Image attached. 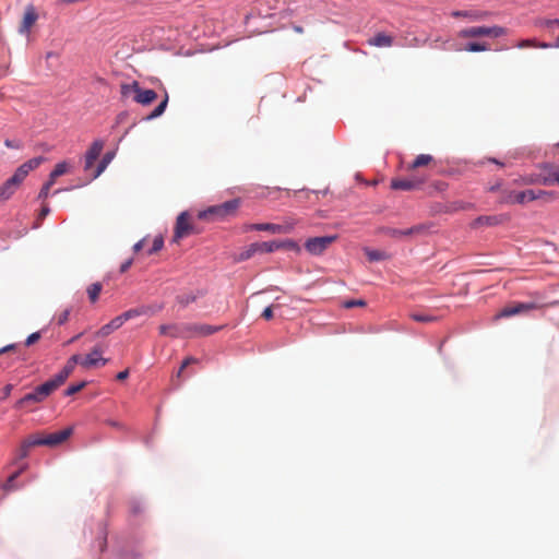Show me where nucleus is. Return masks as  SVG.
<instances>
[{"mask_svg":"<svg viewBox=\"0 0 559 559\" xmlns=\"http://www.w3.org/2000/svg\"><path fill=\"white\" fill-rule=\"evenodd\" d=\"M366 301L364 299H356V300H347L344 302V307L349 309L353 307H365Z\"/></svg>","mask_w":559,"mask_h":559,"instance_id":"obj_47","label":"nucleus"},{"mask_svg":"<svg viewBox=\"0 0 559 559\" xmlns=\"http://www.w3.org/2000/svg\"><path fill=\"white\" fill-rule=\"evenodd\" d=\"M74 367L71 362L67 361L66 366L61 370L68 378L73 372Z\"/></svg>","mask_w":559,"mask_h":559,"instance_id":"obj_54","label":"nucleus"},{"mask_svg":"<svg viewBox=\"0 0 559 559\" xmlns=\"http://www.w3.org/2000/svg\"><path fill=\"white\" fill-rule=\"evenodd\" d=\"M336 240V236H323L309 238L306 243V250L313 255L323 253L330 245Z\"/></svg>","mask_w":559,"mask_h":559,"instance_id":"obj_8","label":"nucleus"},{"mask_svg":"<svg viewBox=\"0 0 559 559\" xmlns=\"http://www.w3.org/2000/svg\"><path fill=\"white\" fill-rule=\"evenodd\" d=\"M4 145L9 148H19L20 145L12 140H5Z\"/></svg>","mask_w":559,"mask_h":559,"instance_id":"obj_62","label":"nucleus"},{"mask_svg":"<svg viewBox=\"0 0 559 559\" xmlns=\"http://www.w3.org/2000/svg\"><path fill=\"white\" fill-rule=\"evenodd\" d=\"M222 326L200 323H183L185 338L201 337L219 331Z\"/></svg>","mask_w":559,"mask_h":559,"instance_id":"obj_6","label":"nucleus"},{"mask_svg":"<svg viewBox=\"0 0 559 559\" xmlns=\"http://www.w3.org/2000/svg\"><path fill=\"white\" fill-rule=\"evenodd\" d=\"M280 243L282 245V248H287L296 251L300 250L299 246L293 240H286Z\"/></svg>","mask_w":559,"mask_h":559,"instance_id":"obj_50","label":"nucleus"},{"mask_svg":"<svg viewBox=\"0 0 559 559\" xmlns=\"http://www.w3.org/2000/svg\"><path fill=\"white\" fill-rule=\"evenodd\" d=\"M157 94L153 90H143L140 84H138V88L135 90V95L133 96L134 102L141 104L143 106H147L156 100Z\"/></svg>","mask_w":559,"mask_h":559,"instance_id":"obj_20","label":"nucleus"},{"mask_svg":"<svg viewBox=\"0 0 559 559\" xmlns=\"http://www.w3.org/2000/svg\"><path fill=\"white\" fill-rule=\"evenodd\" d=\"M168 104V94L165 93L164 99L160 104L147 116V119H155L164 114Z\"/></svg>","mask_w":559,"mask_h":559,"instance_id":"obj_35","label":"nucleus"},{"mask_svg":"<svg viewBox=\"0 0 559 559\" xmlns=\"http://www.w3.org/2000/svg\"><path fill=\"white\" fill-rule=\"evenodd\" d=\"M543 306L536 302H512L503 307L497 314L496 319L499 318H509L512 316L521 314L528 312L531 310L539 309Z\"/></svg>","mask_w":559,"mask_h":559,"instance_id":"obj_5","label":"nucleus"},{"mask_svg":"<svg viewBox=\"0 0 559 559\" xmlns=\"http://www.w3.org/2000/svg\"><path fill=\"white\" fill-rule=\"evenodd\" d=\"M535 200L544 199L545 201H551L555 199V193L545 190H534Z\"/></svg>","mask_w":559,"mask_h":559,"instance_id":"obj_42","label":"nucleus"},{"mask_svg":"<svg viewBox=\"0 0 559 559\" xmlns=\"http://www.w3.org/2000/svg\"><path fill=\"white\" fill-rule=\"evenodd\" d=\"M132 263H133V259H132V258H131V259H129V260H127V261H124V262L120 265V273H124V272H127V271L130 269V266L132 265Z\"/></svg>","mask_w":559,"mask_h":559,"instance_id":"obj_57","label":"nucleus"},{"mask_svg":"<svg viewBox=\"0 0 559 559\" xmlns=\"http://www.w3.org/2000/svg\"><path fill=\"white\" fill-rule=\"evenodd\" d=\"M503 222L502 215H488V216H479L473 222V227L478 226H495L501 224Z\"/></svg>","mask_w":559,"mask_h":559,"instance_id":"obj_25","label":"nucleus"},{"mask_svg":"<svg viewBox=\"0 0 559 559\" xmlns=\"http://www.w3.org/2000/svg\"><path fill=\"white\" fill-rule=\"evenodd\" d=\"M486 13L476 12V11H453L452 16L454 17H468L473 21H478L484 19Z\"/></svg>","mask_w":559,"mask_h":559,"instance_id":"obj_31","label":"nucleus"},{"mask_svg":"<svg viewBox=\"0 0 559 559\" xmlns=\"http://www.w3.org/2000/svg\"><path fill=\"white\" fill-rule=\"evenodd\" d=\"M262 318L265 320H271L273 318V307H266L264 311L262 312Z\"/></svg>","mask_w":559,"mask_h":559,"instance_id":"obj_55","label":"nucleus"},{"mask_svg":"<svg viewBox=\"0 0 559 559\" xmlns=\"http://www.w3.org/2000/svg\"><path fill=\"white\" fill-rule=\"evenodd\" d=\"M504 188H502V183L501 182H497L496 185H492L491 187H489V191L490 192H499V197L501 195V190H503Z\"/></svg>","mask_w":559,"mask_h":559,"instance_id":"obj_58","label":"nucleus"},{"mask_svg":"<svg viewBox=\"0 0 559 559\" xmlns=\"http://www.w3.org/2000/svg\"><path fill=\"white\" fill-rule=\"evenodd\" d=\"M50 188H51V187H49V185H46V183H45V185L43 186V188H41V190H40L39 194H38V198H39V199H43V200L47 199V198H48V194H49V190H50Z\"/></svg>","mask_w":559,"mask_h":559,"instance_id":"obj_53","label":"nucleus"},{"mask_svg":"<svg viewBox=\"0 0 559 559\" xmlns=\"http://www.w3.org/2000/svg\"><path fill=\"white\" fill-rule=\"evenodd\" d=\"M540 185L544 186H552L555 183L559 185V167H555L551 165H545L543 167V173L540 174Z\"/></svg>","mask_w":559,"mask_h":559,"instance_id":"obj_19","label":"nucleus"},{"mask_svg":"<svg viewBox=\"0 0 559 559\" xmlns=\"http://www.w3.org/2000/svg\"><path fill=\"white\" fill-rule=\"evenodd\" d=\"M84 358H82L80 355H73L69 358V362H71L73 366H75L76 364H80L81 365V360H83Z\"/></svg>","mask_w":559,"mask_h":559,"instance_id":"obj_59","label":"nucleus"},{"mask_svg":"<svg viewBox=\"0 0 559 559\" xmlns=\"http://www.w3.org/2000/svg\"><path fill=\"white\" fill-rule=\"evenodd\" d=\"M37 20L38 14L35 7L33 4L26 5L19 32L21 34H27Z\"/></svg>","mask_w":559,"mask_h":559,"instance_id":"obj_18","label":"nucleus"},{"mask_svg":"<svg viewBox=\"0 0 559 559\" xmlns=\"http://www.w3.org/2000/svg\"><path fill=\"white\" fill-rule=\"evenodd\" d=\"M294 223L273 224V223H259L246 226V230L270 231L272 234H287L294 229Z\"/></svg>","mask_w":559,"mask_h":559,"instance_id":"obj_9","label":"nucleus"},{"mask_svg":"<svg viewBox=\"0 0 559 559\" xmlns=\"http://www.w3.org/2000/svg\"><path fill=\"white\" fill-rule=\"evenodd\" d=\"M39 338H40V333L34 332L31 335H28V337L25 341V345L31 346V345L35 344Z\"/></svg>","mask_w":559,"mask_h":559,"instance_id":"obj_49","label":"nucleus"},{"mask_svg":"<svg viewBox=\"0 0 559 559\" xmlns=\"http://www.w3.org/2000/svg\"><path fill=\"white\" fill-rule=\"evenodd\" d=\"M22 471H17L15 473H13L8 479L7 481L1 486V488L4 490V491H12V490H15L16 489V486L14 485V480L20 476Z\"/></svg>","mask_w":559,"mask_h":559,"instance_id":"obj_38","label":"nucleus"},{"mask_svg":"<svg viewBox=\"0 0 559 559\" xmlns=\"http://www.w3.org/2000/svg\"><path fill=\"white\" fill-rule=\"evenodd\" d=\"M145 239H141L133 246V251L139 252L144 247Z\"/></svg>","mask_w":559,"mask_h":559,"instance_id":"obj_63","label":"nucleus"},{"mask_svg":"<svg viewBox=\"0 0 559 559\" xmlns=\"http://www.w3.org/2000/svg\"><path fill=\"white\" fill-rule=\"evenodd\" d=\"M515 201H518V204H525L527 202L535 201L534 190L528 189L524 191H518Z\"/></svg>","mask_w":559,"mask_h":559,"instance_id":"obj_32","label":"nucleus"},{"mask_svg":"<svg viewBox=\"0 0 559 559\" xmlns=\"http://www.w3.org/2000/svg\"><path fill=\"white\" fill-rule=\"evenodd\" d=\"M107 424L114 428H121V424L115 420H107Z\"/></svg>","mask_w":559,"mask_h":559,"instance_id":"obj_64","label":"nucleus"},{"mask_svg":"<svg viewBox=\"0 0 559 559\" xmlns=\"http://www.w3.org/2000/svg\"><path fill=\"white\" fill-rule=\"evenodd\" d=\"M281 248L282 245L278 243V241L253 242L239 253L237 261H246L252 258L255 253H271Z\"/></svg>","mask_w":559,"mask_h":559,"instance_id":"obj_3","label":"nucleus"},{"mask_svg":"<svg viewBox=\"0 0 559 559\" xmlns=\"http://www.w3.org/2000/svg\"><path fill=\"white\" fill-rule=\"evenodd\" d=\"M128 377H129V371H128V370H123V371H120V372H118V373H117L116 379H117L118 381H123V380H126Z\"/></svg>","mask_w":559,"mask_h":559,"instance_id":"obj_60","label":"nucleus"},{"mask_svg":"<svg viewBox=\"0 0 559 559\" xmlns=\"http://www.w3.org/2000/svg\"><path fill=\"white\" fill-rule=\"evenodd\" d=\"M427 229L426 225L419 224L406 229L390 228L386 230V235L393 238L413 237L425 234Z\"/></svg>","mask_w":559,"mask_h":559,"instance_id":"obj_17","label":"nucleus"},{"mask_svg":"<svg viewBox=\"0 0 559 559\" xmlns=\"http://www.w3.org/2000/svg\"><path fill=\"white\" fill-rule=\"evenodd\" d=\"M411 318L414 321L421 322V323H431V322L437 321V317L430 316V314H425V313H412Z\"/></svg>","mask_w":559,"mask_h":559,"instance_id":"obj_39","label":"nucleus"},{"mask_svg":"<svg viewBox=\"0 0 559 559\" xmlns=\"http://www.w3.org/2000/svg\"><path fill=\"white\" fill-rule=\"evenodd\" d=\"M85 385H86V382H85V381H82V382H80V383H78V384H72V385H70V386L64 391V394H66L67 396H71V395H73V394H75V393L80 392L82 389H84V388H85Z\"/></svg>","mask_w":559,"mask_h":559,"instance_id":"obj_44","label":"nucleus"},{"mask_svg":"<svg viewBox=\"0 0 559 559\" xmlns=\"http://www.w3.org/2000/svg\"><path fill=\"white\" fill-rule=\"evenodd\" d=\"M104 141L103 140H95L90 148L87 150L85 154V160H84V170L90 171L93 169L95 162L99 157L103 148H104Z\"/></svg>","mask_w":559,"mask_h":559,"instance_id":"obj_12","label":"nucleus"},{"mask_svg":"<svg viewBox=\"0 0 559 559\" xmlns=\"http://www.w3.org/2000/svg\"><path fill=\"white\" fill-rule=\"evenodd\" d=\"M103 352L104 350L99 345L94 346L90 354L81 360V366L86 369L105 366L108 362V359L102 357Z\"/></svg>","mask_w":559,"mask_h":559,"instance_id":"obj_11","label":"nucleus"},{"mask_svg":"<svg viewBox=\"0 0 559 559\" xmlns=\"http://www.w3.org/2000/svg\"><path fill=\"white\" fill-rule=\"evenodd\" d=\"M425 182V178L414 176L409 179H393L391 181V188L394 190L411 191L419 189Z\"/></svg>","mask_w":559,"mask_h":559,"instance_id":"obj_13","label":"nucleus"},{"mask_svg":"<svg viewBox=\"0 0 559 559\" xmlns=\"http://www.w3.org/2000/svg\"><path fill=\"white\" fill-rule=\"evenodd\" d=\"M164 246V239L162 236H157L153 240L152 248L148 250V254H154L158 252Z\"/></svg>","mask_w":559,"mask_h":559,"instance_id":"obj_43","label":"nucleus"},{"mask_svg":"<svg viewBox=\"0 0 559 559\" xmlns=\"http://www.w3.org/2000/svg\"><path fill=\"white\" fill-rule=\"evenodd\" d=\"M433 160V157L429 154L418 155L414 162L407 166L408 170H414L424 166H428Z\"/></svg>","mask_w":559,"mask_h":559,"instance_id":"obj_27","label":"nucleus"},{"mask_svg":"<svg viewBox=\"0 0 559 559\" xmlns=\"http://www.w3.org/2000/svg\"><path fill=\"white\" fill-rule=\"evenodd\" d=\"M540 174L537 175V176H526V177H523L521 179V182L524 183V185H535V183H539L540 185Z\"/></svg>","mask_w":559,"mask_h":559,"instance_id":"obj_46","label":"nucleus"},{"mask_svg":"<svg viewBox=\"0 0 559 559\" xmlns=\"http://www.w3.org/2000/svg\"><path fill=\"white\" fill-rule=\"evenodd\" d=\"M507 34V29L502 26L493 25V26H472L467 28H463L459 32L457 36L460 38H478V37H492L498 38L504 36Z\"/></svg>","mask_w":559,"mask_h":559,"instance_id":"obj_2","label":"nucleus"},{"mask_svg":"<svg viewBox=\"0 0 559 559\" xmlns=\"http://www.w3.org/2000/svg\"><path fill=\"white\" fill-rule=\"evenodd\" d=\"M69 316H70V311L69 310H64L62 311L59 316H58V324H64L68 319H69Z\"/></svg>","mask_w":559,"mask_h":559,"instance_id":"obj_52","label":"nucleus"},{"mask_svg":"<svg viewBox=\"0 0 559 559\" xmlns=\"http://www.w3.org/2000/svg\"><path fill=\"white\" fill-rule=\"evenodd\" d=\"M103 289V286L100 283H93L92 285H90L87 287V295H88V299L92 304L96 302L98 297H99V294Z\"/></svg>","mask_w":559,"mask_h":559,"instance_id":"obj_33","label":"nucleus"},{"mask_svg":"<svg viewBox=\"0 0 559 559\" xmlns=\"http://www.w3.org/2000/svg\"><path fill=\"white\" fill-rule=\"evenodd\" d=\"M488 49H489L488 44L477 43V41L468 43L463 48V50L468 51V52H480V51H486Z\"/></svg>","mask_w":559,"mask_h":559,"instance_id":"obj_34","label":"nucleus"},{"mask_svg":"<svg viewBox=\"0 0 559 559\" xmlns=\"http://www.w3.org/2000/svg\"><path fill=\"white\" fill-rule=\"evenodd\" d=\"M143 313V310L142 309H130L123 313H121L119 317V319L121 320V323L123 324L124 322H127L128 320H131L135 317H139Z\"/></svg>","mask_w":559,"mask_h":559,"instance_id":"obj_37","label":"nucleus"},{"mask_svg":"<svg viewBox=\"0 0 559 559\" xmlns=\"http://www.w3.org/2000/svg\"><path fill=\"white\" fill-rule=\"evenodd\" d=\"M120 326H122L121 320L117 316L114 318L109 323L103 325L96 333V337H106L109 334H111L114 331L118 330Z\"/></svg>","mask_w":559,"mask_h":559,"instance_id":"obj_24","label":"nucleus"},{"mask_svg":"<svg viewBox=\"0 0 559 559\" xmlns=\"http://www.w3.org/2000/svg\"><path fill=\"white\" fill-rule=\"evenodd\" d=\"M195 300H197V295L193 293H185V294L177 296L178 304H180L183 307L188 306L189 304H191Z\"/></svg>","mask_w":559,"mask_h":559,"instance_id":"obj_36","label":"nucleus"},{"mask_svg":"<svg viewBox=\"0 0 559 559\" xmlns=\"http://www.w3.org/2000/svg\"><path fill=\"white\" fill-rule=\"evenodd\" d=\"M21 183L12 176L0 186V201H5L15 192Z\"/></svg>","mask_w":559,"mask_h":559,"instance_id":"obj_22","label":"nucleus"},{"mask_svg":"<svg viewBox=\"0 0 559 559\" xmlns=\"http://www.w3.org/2000/svg\"><path fill=\"white\" fill-rule=\"evenodd\" d=\"M45 158L41 156L34 157L24 164H22L13 174V177L22 183L23 180L26 178V176L29 174V171L36 169L40 166L41 163H44Z\"/></svg>","mask_w":559,"mask_h":559,"instance_id":"obj_16","label":"nucleus"},{"mask_svg":"<svg viewBox=\"0 0 559 559\" xmlns=\"http://www.w3.org/2000/svg\"><path fill=\"white\" fill-rule=\"evenodd\" d=\"M199 359L192 356L187 357L181 364V370H185L191 364H198Z\"/></svg>","mask_w":559,"mask_h":559,"instance_id":"obj_51","label":"nucleus"},{"mask_svg":"<svg viewBox=\"0 0 559 559\" xmlns=\"http://www.w3.org/2000/svg\"><path fill=\"white\" fill-rule=\"evenodd\" d=\"M51 393L48 391V386L44 383L38 385L33 392L24 395L15 403L16 408H24L29 404H37L43 402Z\"/></svg>","mask_w":559,"mask_h":559,"instance_id":"obj_7","label":"nucleus"},{"mask_svg":"<svg viewBox=\"0 0 559 559\" xmlns=\"http://www.w3.org/2000/svg\"><path fill=\"white\" fill-rule=\"evenodd\" d=\"M537 45L530 39L522 40L518 44L519 48H526V47H536Z\"/></svg>","mask_w":559,"mask_h":559,"instance_id":"obj_56","label":"nucleus"},{"mask_svg":"<svg viewBox=\"0 0 559 559\" xmlns=\"http://www.w3.org/2000/svg\"><path fill=\"white\" fill-rule=\"evenodd\" d=\"M45 158L41 156L34 157L24 164H22L13 174V177L22 183L23 180L26 178V176L29 174V171L36 169L40 166L41 163H44Z\"/></svg>","mask_w":559,"mask_h":559,"instance_id":"obj_14","label":"nucleus"},{"mask_svg":"<svg viewBox=\"0 0 559 559\" xmlns=\"http://www.w3.org/2000/svg\"><path fill=\"white\" fill-rule=\"evenodd\" d=\"M192 225L189 223V215L187 212H182L178 215L173 241L179 243V241L192 233Z\"/></svg>","mask_w":559,"mask_h":559,"instance_id":"obj_10","label":"nucleus"},{"mask_svg":"<svg viewBox=\"0 0 559 559\" xmlns=\"http://www.w3.org/2000/svg\"><path fill=\"white\" fill-rule=\"evenodd\" d=\"M365 254L370 262L382 261L389 258V254L386 252L369 248L365 249Z\"/></svg>","mask_w":559,"mask_h":559,"instance_id":"obj_30","label":"nucleus"},{"mask_svg":"<svg viewBox=\"0 0 559 559\" xmlns=\"http://www.w3.org/2000/svg\"><path fill=\"white\" fill-rule=\"evenodd\" d=\"M240 205L239 199H233L218 205L210 206L199 213V218L204 221L223 219L229 215H234Z\"/></svg>","mask_w":559,"mask_h":559,"instance_id":"obj_1","label":"nucleus"},{"mask_svg":"<svg viewBox=\"0 0 559 559\" xmlns=\"http://www.w3.org/2000/svg\"><path fill=\"white\" fill-rule=\"evenodd\" d=\"M115 157V153L114 152H107L102 160L99 162L97 168L93 171L92 174V179H96L97 177H99L102 175V173L107 168V166L110 164V162L112 160V158Z\"/></svg>","mask_w":559,"mask_h":559,"instance_id":"obj_26","label":"nucleus"},{"mask_svg":"<svg viewBox=\"0 0 559 559\" xmlns=\"http://www.w3.org/2000/svg\"><path fill=\"white\" fill-rule=\"evenodd\" d=\"M516 193H518V191L504 188L503 190H501V195L499 197V200H498L499 204H508V205L518 204V201H515Z\"/></svg>","mask_w":559,"mask_h":559,"instance_id":"obj_28","label":"nucleus"},{"mask_svg":"<svg viewBox=\"0 0 559 559\" xmlns=\"http://www.w3.org/2000/svg\"><path fill=\"white\" fill-rule=\"evenodd\" d=\"M368 44L374 47H391L393 45V37L385 33H378L368 39Z\"/></svg>","mask_w":559,"mask_h":559,"instance_id":"obj_23","label":"nucleus"},{"mask_svg":"<svg viewBox=\"0 0 559 559\" xmlns=\"http://www.w3.org/2000/svg\"><path fill=\"white\" fill-rule=\"evenodd\" d=\"M138 81H133L131 84H121V94L124 97H128L130 94L135 95V90L138 88Z\"/></svg>","mask_w":559,"mask_h":559,"instance_id":"obj_41","label":"nucleus"},{"mask_svg":"<svg viewBox=\"0 0 559 559\" xmlns=\"http://www.w3.org/2000/svg\"><path fill=\"white\" fill-rule=\"evenodd\" d=\"M68 170V164L66 162L59 163L55 166L52 173V177H60L64 175Z\"/></svg>","mask_w":559,"mask_h":559,"instance_id":"obj_45","label":"nucleus"},{"mask_svg":"<svg viewBox=\"0 0 559 559\" xmlns=\"http://www.w3.org/2000/svg\"><path fill=\"white\" fill-rule=\"evenodd\" d=\"M45 158L41 156L34 157L24 164H22L13 174V177L22 183L23 180L26 178V176L29 174V171L36 169L40 166L41 163H44Z\"/></svg>","mask_w":559,"mask_h":559,"instance_id":"obj_15","label":"nucleus"},{"mask_svg":"<svg viewBox=\"0 0 559 559\" xmlns=\"http://www.w3.org/2000/svg\"><path fill=\"white\" fill-rule=\"evenodd\" d=\"M67 379H68V377L62 371H60L52 379L46 381L44 384L47 385L48 386V391L50 393H52L61 384H63Z\"/></svg>","mask_w":559,"mask_h":559,"instance_id":"obj_29","label":"nucleus"},{"mask_svg":"<svg viewBox=\"0 0 559 559\" xmlns=\"http://www.w3.org/2000/svg\"><path fill=\"white\" fill-rule=\"evenodd\" d=\"M50 210L47 205H44L39 212V219H44L48 214Z\"/></svg>","mask_w":559,"mask_h":559,"instance_id":"obj_61","label":"nucleus"},{"mask_svg":"<svg viewBox=\"0 0 559 559\" xmlns=\"http://www.w3.org/2000/svg\"><path fill=\"white\" fill-rule=\"evenodd\" d=\"M158 330L160 335L185 338L183 323L162 324Z\"/></svg>","mask_w":559,"mask_h":559,"instance_id":"obj_21","label":"nucleus"},{"mask_svg":"<svg viewBox=\"0 0 559 559\" xmlns=\"http://www.w3.org/2000/svg\"><path fill=\"white\" fill-rule=\"evenodd\" d=\"M72 433V428H66L63 430L49 433L45 437L38 435H32L31 444L56 447L64 442Z\"/></svg>","mask_w":559,"mask_h":559,"instance_id":"obj_4","label":"nucleus"},{"mask_svg":"<svg viewBox=\"0 0 559 559\" xmlns=\"http://www.w3.org/2000/svg\"><path fill=\"white\" fill-rule=\"evenodd\" d=\"M32 436H29L26 440L23 441L20 448V459H24L28 455L29 449L33 447H37V444H31Z\"/></svg>","mask_w":559,"mask_h":559,"instance_id":"obj_40","label":"nucleus"},{"mask_svg":"<svg viewBox=\"0 0 559 559\" xmlns=\"http://www.w3.org/2000/svg\"><path fill=\"white\" fill-rule=\"evenodd\" d=\"M556 19L555 20H550V19H540L538 20L537 22V25H539L540 27H545V28H552L554 26H556Z\"/></svg>","mask_w":559,"mask_h":559,"instance_id":"obj_48","label":"nucleus"}]
</instances>
